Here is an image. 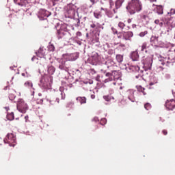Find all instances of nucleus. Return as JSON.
Segmentation results:
<instances>
[{"mask_svg":"<svg viewBox=\"0 0 175 175\" xmlns=\"http://www.w3.org/2000/svg\"><path fill=\"white\" fill-rule=\"evenodd\" d=\"M25 119L26 120H28V116H25Z\"/></svg>","mask_w":175,"mask_h":175,"instance_id":"nucleus-62","label":"nucleus"},{"mask_svg":"<svg viewBox=\"0 0 175 175\" xmlns=\"http://www.w3.org/2000/svg\"><path fill=\"white\" fill-rule=\"evenodd\" d=\"M76 100H77V102H79L81 105H84L87 103V98L85 97H77L76 98Z\"/></svg>","mask_w":175,"mask_h":175,"instance_id":"nucleus-22","label":"nucleus"},{"mask_svg":"<svg viewBox=\"0 0 175 175\" xmlns=\"http://www.w3.org/2000/svg\"><path fill=\"white\" fill-rule=\"evenodd\" d=\"M133 36L132 31L122 32L121 36H118V38H122L124 40H131V38Z\"/></svg>","mask_w":175,"mask_h":175,"instance_id":"nucleus-11","label":"nucleus"},{"mask_svg":"<svg viewBox=\"0 0 175 175\" xmlns=\"http://www.w3.org/2000/svg\"><path fill=\"white\" fill-rule=\"evenodd\" d=\"M114 61H113V59H109L105 62V65H104V67L108 69V68H110V66H114Z\"/></svg>","mask_w":175,"mask_h":175,"instance_id":"nucleus-18","label":"nucleus"},{"mask_svg":"<svg viewBox=\"0 0 175 175\" xmlns=\"http://www.w3.org/2000/svg\"><path fill=\"white\" fill-rule=\"evenodd\" d=\"M158 14H163V7L159 5L157 7Z\"/></svg>","mask_w":175,"mask_h":175,"instance_id":"nucleus-29","label":"nucleus"},{"mask_svg":"<svg viewBox=\"0 0 175 175\" xmlns=\"http://www.w3.org/2000/svg\"><path fill=\"white\" fill-rule=\"evenodd\" d=\"M147 33H148V32L147 31H142L139 33V36H141V38H143L144 36H146V35H147Z\"/></svg>","mask_w":175,"mask_h":175,"instance_id":"nucleus-41","label":"nucleus"},{"mask_svg":"<svg viewBox=\"0 0 175 175\" xmlns=\"http://www.w3.org/2000/svg\"><path fill=\"white\" fill-rule=\"evenodd\" d=\"M132 28H136V25L135 24L132 25Z\"/></svg>","mask_w":175,"mask_h":175,"instance_id":"nucleus-59","label":"nucleus"},{"mask_svg":"<svg viewBox=\"0 0 175 175\" xmlns=\"http://www.w3.org/2000/svg\"><path fill=\"white\" fill-rule=\"evenodd\" d=\"M7 119L8 121H13L14 120V113L13 112L7 114Z\"/></svg>","mask_w":175,"mask_h":175,"instance_id":"nucleus-28","label":"nucleus"},{"mask_svg":"<svg viewBox=\"0 0 175 175\" xmlns=\"http://www.w3.org/2000/svg\"><path fill=\"white\" fill-rule=\"evenodd\" d=\"M142 9H143V6L139 0H131L126 6V10L130 14H135V13L140 12Z\"/></svg>","mask_w":175,"mask_h":175,"instance_id":"nucleus-1","label":"nucleus"},{"mask_svg":"<svg viewBox=\"0 0 175 175\" xmlns=\"http://www.w3.org/2000/svg\"><path fill=\"white\" fill-rule=\"evenodd\" d=\"M77 36H81V33L79 32V31L77 32Z\"/></svg>","mask_w":175,"mask_h":175,"instance_id":"nucleus-53","label":"nucleus"},{"mask_svg":"<svg viewBox=\"0 0 175 175\" xmlns=\"http://www.w3.org/2000/svg\"><path fill=\"white\" fill-rule=\"evenodd\" d=\"M40 87H44V88H46L47 87V83H44V77H42L40 80Z\"/></svg>","mask_w":175,"mask_h":175,"instance_id":"nucleus-31","label":"nucleus"},{"mask_svg":"<svg viewBox=\"0 0 175 175\" xmlns=\"http://www.w3.org/2000/svg\"><path fill=\"white\" fill-rule=\"evenodd\" d=\"M166 77H167L168 79L170 77V75H166Z\"/></svg>","mask_w":175,"mask_h":175,"instance_id":"nucleus-64","label":"nucleus"},{"mask_svg":"<svg viewBox=\"0 0 175 175\" xmlns=\"http://www.w3.org/2000/svg\"><path fill=\"white\" fill-rule=\"evenodd\" d=\"M14 1L16 5H19V6H25V5H27L26 0H14Z\"/></svg>","mask_w":175,"mask_h":175,"instance_id":"nucleus-23","label":"nucleus"},{"mask_svg":"<svg viewBox=\"0 0 175 175\" xmlns=\"http://www.w3.org/2000/svg\"><path fill=\"white\" fill-rule=\"evenodd\" d=\"M103 98L105 99V100H106L107 102H110V100H114V97L111 96H104Z\"/></svg>","mask_w":175,"mask_h":175,"instance_id":"nucleus-32","label":"nucleus"},{"mask_svg":"<svg viewBox=\"0 0 175 175\" xmlns=\"http://www.w3.org/2000/svg\"><path fill=\"white\" fill-rule=\"evenodd\" d=\"M144 107H145L146 110H150V109H151V104L146 103L144 105Z\"/></svg>","mask_w":175,"mask_h":175,"instance_id":"nucleus-38","label":"nucleus"},{"mask_svg":"<svg viewBox=\"0 0 175 175\" xmlns=\"http://www.w3.org/2000/svg\"><path fill=\"white\" fill-rule=\"evenodd\" d=\"M135 77H136V79H139V77L142 79V75H139L135 76Z\"/></svg>","mask_w":175,"mask_h":175,"instance_id":"nucleus-51","label":"nucleus"},{"mask_svg":"<svg viewBox=\"0 0 175 175\" xmlns=\"http://www.w3.org/2000/svg\"><path fill=\"white\" fill-rule=\"evenodd\" d=\"M109 81H113V77L111 76L110 72H107L105 75V78L103 81V83H109Z\"/></svg>","mask_w":175,"mask_h":175,"instance_id":"nucleus-19","label":"nucleus"},{"mask_svg":"<svg viewBox=\"0 0 175 175\" xmlns=\"http://www.w3.org/2000/svg\"><path fill=\"white\" fill-rule=\"evenodd\" d=\"M116 61L119 62V64H121L122 61H124V57L122 55H116Z\"/></svg>","mask_w":175,"mask_h":175,"instance_id":"nucleus-30","label":"nucleus"},{"mask_svg":"<svg viewBox=\"0 0 175 175\" xmlns=\"http://www.w3.org/2000/svg\"><path fill=\"white\" fill-rule=\"evenodd\" d=\"M36 59V57H33L32 58H31V61H35V59Z\"/></svg>","mask_w":175,"mask_h":175,"instance_id":"nucleus-57","label":"nucleus"},{"mask_svg":"<svg viewBox=\"0 0 175 175\" xmlns=\"http://www.w3.org/2000/svg\"><path fill=\"white\" fill-rule=\"evenodd\" d=\"M65 59H62L59 61V69L61 70H64L65 72H69V68H70V65L66 62V61L64 60Z\"/></svg>","mask_w":175,"mask_h":175,"instance_id":"nucleus-6","label":"nucleus"},{"mask_svg":"<svg viewBox=\"0 0 175 175\" xmlns=\"http://www.w3.org/2000/svg\"><path fill=\"white\" fill-rule=\"evenodd\" d=\"M166 109H167L168 110H173V109H174L175 107V100L172 99L170 100H167L165 102V105Z\"/></svg>","mask_w":175,"mask_h":175,"instance_id":"nucleus-13","label":"nucleus"},{"mask_svg":"<svg viewBox=\"0 0 175 175\" xmlns=\"http://www.w3.org/2000/svg\"><path fill=\"white\" fill-rule=\"evenodd\" d=\"M24 86L27 87V88H32V90H35L33 88H32V87H33V84L32 83V81H27L25 82Z\"/></svg>","mask_w":175,"mask_h":175,"instance_id":"nucleus-24","label":"nucleus"},{"mask_svg":"<svg viewBox=\"0 0 175 175\" xmlns=\"http://www.w3.org/2000/svg\"><path fill=\"white\" fill-rule=\"evenodd\" d=\"M16 109L20 113H22V114H25L27 110L29 109L28 104H27L23 98H19L17 100Z\"/></svg>","mask_w":175,"mask_h":175,"instance_id":"nucleus-2","label":"nucleus"},{"mask_svg":"<svg viewBox=\"0 0 175 175\" xmlns=\"http://www.w3.org/2000/svg\"><path fill=\"white\" fill-rule=\"evenodd\" d=\"M100 71L101 72V73H106V70L105 69H100Z\"/></svg>","mask_w":175,"mask_h":175,"instance_id":"nucleus-50","label":"nucleus"},{"mask_svg":"<svg viewBox=\"0 0 175 175\" xmlns=\"http://www.w3.org/2000/svg\"><path fill=\"white\" fill-rule=\"evenodd\" d=\"M111 77H112L113 80H118V79L121 77V75H120L119 71L114 70L111 74Z\"/></svg>","mask_w":175,"mask_h":175,"instance_id":"nucleus-15","label":"nucleus"},{"mask_svg":"<svg viewBox=\"0 0 175 175\" xmlns=\"http://www.w3.org/2000/svg\"><path fill=\"white\" fill-rule=\"evenodd\" d=\"M66 33V32H65V31H64L62 29H59L57 30V38H59V39H62V38L65 36Z\"/></svg>","mask_w":175,"mask_h":175,"instance_id":"nucleus-21","label":"nucleus"},{"mask_svg":"<svg viewBox=\"0 0 175 175\" xmlns=\"http://www.w3.org/2000/svg\"><path fill=\"white\" fill-rule=\"evenodd\" d=\"M15 98H16V96L14 94H10L9 96L10 100H13Z\"/></svg>","mask_w":175,"mask_h":175,"instance_id":"nucleus-43","label":"nucleus"},{"mask_svg":"<svg viewBox=\"0 0 175 175\" xmlns=\"http://www.w3.org/2000/svg\"><path fill=\"white\" fill-rule=\"evenodd\" d=\"M50 16H51V12L44 9H40L38 12V17L40 20H46Z\"/></svg>","mask_w":175,"mask_h":175,"instance_id":"nucleus-5","label":"nucleus"},{"mask_svg":"<svg viewBox=\"0 0 175 175\" xmlns=\"http://www.w3.org/2000/svg\"><path fill=\"white\" fill-rule=\"evenodd\" d=\"M90 27H91V28H96V25H95V24H92L91 25H90Z\"/></svg>","mask_w":175,"mask_h":175,"instance_id":"nucleus-48","label":"nucleus"},{"mask_svg":"<svg viewBox=\"0 0 175 175\" xmlns=\"http://www.w3.org/2000/svg\"><path fill=\"white\" fill-rule=\"evenodd\" d=\"M107 122V120H106V118H103L101 119L100 124H101V125H105V124H106Z\"/></svg>","mask_w":175,"mask_h":175,"instance_id":"nucleus-40","label":"nucleus"},{"mask_svg":"<svg viewBox=\"0 0 175 175\" xmlns=\"http://www.w3.org/2000/svg\"><path fill=\"white\" fill-rule=\"evenodd\" d=\"M144 88H143V87H142V86H139V88H138V91L139 92H142V94H143V95H146V93H145V92H144Z\"/></svg>","mask_w":175,"mask_h":175,"instance_id":"nucleus-36","label":"nucleus"},{"mask_svg":"<svg viewBox=\"0 0 175 175\" xmlns=\"http://www.w3.org/2000/svg\"><path fill=\"white\" fill-rule=\"evenodd\" d=\"M91 98H92V99H95V94H92V95H91Z\"/></svg>","mask_w":175,"mask_h":175,"instance_id":"nucleus-55","label":"nucleus"},{"mask_svg":"<svg viewBox=\"0 0 175 175\" xmlns=\"http://www.w3.org/2000/svg\"><path fill=\"white\" fill-rule=\"evenodd\" d=\"M31 95H32V96H33V95H35V91L33 90Z\"/></svg>","mask_w":175,"mask_h":175,"instance_id":"nucleus-61","label":"nucleus"},{"mask_svg":"<svg viewBox=\"0 0 175 175\" xmlns=\"http://www.w3.org/2000/svg\"><path fill=\"white\" fill-rule=\"evenodd\" d=\"M59 91L60 92L62 99H65V92H64V91H65V88L64 87H60Z\"/></svg>","mask_w":175,"mask_h":175,"instance_id":"nucleus-27","label":"nucleus"},{"mask_svg":"<svg viewBox=\"0 0 175 175\" xmlns=\"http://www.w3.org/2000/svg\"><path fill=\"white\" fill-rule=\"evenodd\" d=\"M158 83V77H155V75L151 76L150 79L149 85H154Z\"/></svg>","mask_w":175,"mask_h":175,"instance_id":"nucleus-17","label":"nucleus"},{"mask_svg":"<svg viewBox=\"0 0 175 175\" xmlns=\"http://www.w3.org/2000/svg\"><path fill=\"white\" fill-rule=\"evenodd\" d=\"M175 14V10L172 8L169 12H167V16H173Z\"/></svg>","mask_w":175,"mask_h":175,"instance_id":"nucleus-35","label":"nucleus"},{"mask_svg":"<svg viewBox=\"0 0 175 175\" xmlns=\"http://www.w3.org/2000/svg\"><path fill=\"white\" fill-rule=\"evenodd\" d=\"M36 55L39 57V58H44V49H40L36 53Z\"/></svg>","mask_w":175,"mask_h":175,"instance_id":"nucleus-20","label":"nucleus"},{"mask_svg":"<svg viewBox=\"0 0 175 175\" xmlns=\"http://www.w3.org/2000/svg\"><path fill=\"white\" fill-rule=\"evenodd\" d=\"M118 27L119 28H120V29H124V28L125 27V24L122 22H120L118 23Z\"/></svg>","mask_w":175,"mask_h":175,"instance_id":"nucleus-37","label":"nucleus"},{"mask_svg":"<svg viewBox=\"0 0 175 175\" xmlns=\"http://www.w3.org/2000/svg\"><path fill=\"white\" fill-rule=\"evenodd\" d=\"M57 103H59V98H56Z\"/></svg>","mask_w":175,"mask_h":175,"instance_id":"nucleus-58","label":"nucleus"},{"mask_svg":"<svg viewBox=\"0 0 175 175\" xmlns=\"http://www.w3.org/2000/svg\"><path fill=\"white\" fill-rule=\"evenodd\" d=\"M55 72V68L53 66H48V73L49 75H54V72Z\"/></svg>","mask_w":175,"mask_h":175,"instance_id":"nucleus-25","label":"nucleus"},{"mask_svg":"<svg viewBox=\"0 0 175 175\" xmlns=\"http://www.w3.org/2000/svg\"><path fill=\"white\" fill-rule=\"evenodd\" d=\"M90 2H92V5L95 3V0H90Z\"/></svg>","mask_w":175,"mask_h":175,"instance_id":"nucleus-56","label":"nucleus"},{"mask_svg":"<svg viewBox=\"0 0 175 175\" xmlns=\"http://www.w3.org/2000/svg\"><path fill=\"white\" fill-rule=\"evenodd\" d=\"M126 95L128 98V99L129 100H131V102H135L136 101V98H135V90H128L126 92Z\"/></svg>","mask_w":175,"mask_h":175,"instance_id":"nucleus-10","label":"nucleus"},{"mask_svg":"<svg viewBox=\"0 0 175 175\" xmlns=\"http://www.w3.org/2000/svg\"><path fill=\"white\" fill-rule=\"evenodd\" d=\"M131 58L133 61H139V53L137 51H135L131 53Z\"/></svg>","mask_w":175,"mask_h":175,"instance_id":"nucleus-16","label":"nucleus"},{"mask_svg":"<svg viewBox=\"0 0 175 175\" xmlns=\"http://www.w3.org/2000/svg\"><path fill=\"white\" fill-rule=\"evenodd\" d=\"M111 30L113 31V33H118V31H117V29H114L113 27H111Z\"/></svg>","mask_w":175,"mask_h":175,"instance_id":"nucleus-47","label":"nucleus"},{"mask_svg":"<svg viewBox=\"0 0 175 175\" xmlns=\"http://www.w3.org/2000/svg\"><path fill=\"white\" fill-rule=\"evenodd\" d=\"M53 2V6H55L59 2V0H52Z\"/></svg>","mask_w":175,"mask_h":175,"instance_id":"nucleus-45","label":"nucleus"},{"mask_svg":"<svg viewBox=\"0 0 175 175\" xmlns=\"http://www.w3.org/2000/svg\"><path fill=\"white\" fill-rule=\"evenodd\" d=\"M55 49V48L54 47V45H53V44H51L48 46L49 51H54Z\"/></svg>","mask_w":175,"mask_h":175,"instance_id":"nucleus-39","label":"nucleus"},{"mask_svg":"<svg viewBox=\"0 0 175 175\" xmlns=\"http://www.w3.org/2000/svg\"><path fill=\"white\" fill-rule=\"evenodd\" d=\"M152 39H155V37L152 36V37L150 38V42H152Z\"/></svg>","mask_w":175,"mask_h":175,"instance_id":"nucleus-60","label":"nucleus"},{"mask_svg":"<svg viewBox=\"0 0 175 175\" xmlns=\"http://www.w3.org/2000/svg\"><path fill=\"white\" fill-rule=\"evenodd\" d=\"M127 22L129 24H131V23H132V19H128Z\"/></svg>","mask_w":175,"mask_h":175,"instance_id":"nucleus-54","label":"nucleus"},{"mask_svg":"<svg viewBox=\"0 0 175 175\" xmlns=\"http://www.w3.org/2000/svg\"><path fill=\"white\" fill-rule=\"evenodd\" d=\"M163 135H167V131L166 130L163 131Z\"/></svg>","mask_w":175,"mask_h":175,"instance_id":"nucleus-52","label":"nucleus"},{"mask_svg":"<svg viewBox=\"0 0 175 175\" xmlns=\"http://www.w3.org/2000/svg\"><path fill=\"white\" fill-rule=\"evenodd\" d=\"M164 24L168 27V30L167 32H170V31H172L173 28H175V22L173 21V19L170 18L167 21H165L164 22Z\"/></svg>","mask_w":175,"mask_h":175,"instance_id":"nucleus-12","label":"nucleus"},{"mask_svg":"<svg viewBox=\"0 0 175 175\" xmlns=\"http://www.w3.org/2000/svg\"><path fill=\"white\" fill-rule=\"evenodd\" d=\"M99 61H100V57H99V55H98V53L93 52L92 57L90 58L91 65L96 66L99 64Z\"/></svg>","mask_w":175,"mask_h":175,"instance_id":"nucleus-8","label":"nucleus"},{"mask_svg":"<svg viewBox=\"0 0 175 175\" xmlns=\"http://www.w3.org/2000/svg\"><path fill=\"white\" fill-rule=\"evenodd\" d=\"M122 3H124V0H116L115 3V7L116 8L113 9V13H117V10L120 9L121 6H122Z\"/></svg>","mask_w":175,"mask_h":175,"instance_id":"nucleus-14","label":"nucleus"},{"mask_svg":"<svg viewBox=\"0 0 175 175\" xmlns=\"http://www.w3.org/2000/svg\"><path fill=\"white\" fill-rule=\"evenodd\" d=\"M107 49H109V44L104 45V50H105V51H107Z\"/></svg>","mask_w":175,"mask_h":175,"instance_id":"nucleus-46","label":"nucleus"},{"mask_svg":"<svg viewBox=\"0 0 175 175\" xmlns=\"http://www.w3.org/2000/svg\"><path fill=\"white\" fill-rule=\"evenodd\" d=\"M125 68H123V69H125L127 72H137L138 73H143V70H140V67L138 66H129V67H126V64L124 65Z\"/></svg>","mask_w":175,"mask_h":175,"instance_id":"nucleus-7","label":"nucleus"},{"mask_svg":"<svg viewBox=\"0 0 175 175\" xmlns=\"http://www.w3.org/2000/svg\"><path fill=\"white\" fill-rule=\"evenodd\" d=\"M5 144H9L10 147H14L16 144V136L13 133H8L3 140Z\"/></svg>","mask_w":175,"mask_h":175,"instance_id":"nucleus-3","label":"nucleus"},{"mask_svg":"<svg viewBox=\"0 0 175 175\" xmlns=\"http://www.w3.org/2000/svg\"><path fill=\"white\" fill-rule=\"evenodd\" d=\"M93 121H99V118L98 117H94Z\"/></svg>","mask_w":175,"mask_h":175,"instance_id":"nucleus-49","label":"nucleus"},{"mask_svg":"<svg viewBox=\"0 0 175 175\" xmlns=\"http://www.w3.org/2000/svg\"><path fill=\"white\" fill-rule=\"evenodd\" d=\"M79 58V55L77 53H70L63 55V59H66V61H76Z\"/></svg>","mask_w":175,"mask_h":175,"instance_id":"nucleus-9","label":"nucleus"},{"mask_svg":"<svg viewBox=\"0 0 175 175\" xmlns=\"http://www.w3.org/2000/svg\"><path fill=\"white\" fill-rule=\"evenodd\" d=\"M94 14L96 18H100V17H102V15L98 12H94Z\"/></svg>","mask_w":175,"mask_h":175,"instance_id":"nucleus-42","label":"nucleus"},{"mask_svg":"<svg viewBox=\"0 0 175 175\" xmlns=\"http://www.w3.org/2000/svg\"><path fill=\"white\" fill-rule=\"evenodd\" d=\"M21 75L23 76V77H25V73H22Z\"/></svg>","mask_w":175,"mask_h":175,"instance_id":"nucleus-63","label":"nucleus"},{"mask_svg":"<svg viewBox=\"0 0 175 175\" xmlns=\"http://www.w3.org/2000/svg\"><path fill=\"white\" fill-rule=\"evenodd\" d=\"M154 24H157V25H159V27H162L163 25V23L161 22L159 19H156L154 21Z\"/></svg>","mask_w":175,"mask_h":175,"instance_id":"nucleus-34","label":"nucleus"},{"mask_svg":"<svg viewBox=\"0 0 175 175\" xmlns=\"http://www.w3.org/2000/svg\"><path fill=\"white\" fill-rule=\"evenodd\" d=\"M113 6H114V2L113 0H109V9H113Z\"/></svg>","mask_w":175,"mask_h":175,"instance_id":"nucleus-44","label":"nucleus"},{"mask_svg":"<svg viewBox=\"0 0 175 175\" xmlns=\"http://www.w3.org/2000/svg\"><path fill=\"white\" fill-rule=\"evenodd\" d=\"M101 10L105 11V14H107L108 17H111V15H110V11H109L108 9L101 8Z\"/></svg>","mask_w":175,"mask_h":175,"instance_id":"nucleus-33","label":"nucleus"},{"mask_svg":"<svg viewBox=\"0 0 175 175\" xmlns=\"http://www.w3.org/2000/svg\"><path fill=\"white\" fill-rule=\"evenodd\" d=\"M67 13L68 14H69V16H73L76 14V11L75 10V9L70 8L67 10Z\"/></svg>","mask_w":175,"mask_h":175,"instance_id":"nucleus-26","label":"nucleus"},{"mask_svg":"<svg viewBox=\"0 0 175 175\" xmlns=\"http://www.w3.org/2000/svg\"><path fill=\"white\" fill-rule=\"evenodd\" d=\"M143 68L145 72L151 70L152 66V58L148 57L142 60Z\"/></svg>","mask_w":175,"mask_h":175,"instance_id":"nucleus-4","label":"nucleus"}]
</instances>
